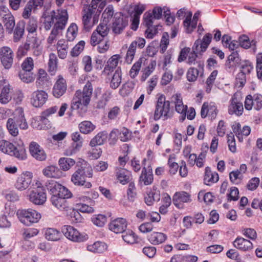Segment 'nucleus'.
I'll use <instances>...</instances> for the list:
<instances>
[{
    "instance_id": "nucleus-17",
    "label": "nucleus",
    "mask_w": 262,
    "mask_h": 262,
    "mask_svg": "<svg viewBox=\"0 0 262 262\" xmlns=\"http://www.w3.org/2000/svg\"><path fill=\"white\" fill-rule=\"evenodd\" d=\"M172 101L174 103L176 112L181 114L180 121L183 122L186 118L187 106L184 105L181 94H176L173 95L172 96Z\"/></svg>"
},
{
    "instance_id": "nucleus-6",
    "label": "nucleus",
    "mask_w": 262,
    "mask_h": 262,
    "mask_svg": "<svg viewBox=\"0 0 262 262\" xmlns=\"http://www.w3.org/2000/svg\"><path fill=\"white\" fill-rule=\"evenodd\" d=\"M170 101L166 100V97L163 94L158 95L154 115V120L158 121L162 118L165 120L170 118Z\"/></svg>"
},
{
    "instance_id": "nucleus-21",
    "label": "nucleus",
    "mask_w": 262,
    "mask_h": 262,
    "mask_svg": "<svg viewBox=\"0 0 262 262\" xmlns=\"http://www.w3.org/2000/svg\"><path fill=\"white\" fill-rule=\"evenodd\" d=\"M67 89L66 80L61 75H58V79L53 88V95L56 98H59L66 93Z\"/></svg>"
},
{
    "instance_id": "nucleus-32",
    "label": "nucleus",
    "mask_w": 262,
    "mask_h": 262,
    "mask_svg": "<svg viewBox=\"0 0 262 262\" xmlns=\"http://www.w3.org/2000/svg\"><path fill=\"white\" fill-rule=\"evenodd\" d=\"M204 68L201 69L200 67L189 68L186 73V78L189 82H194L196 80L198 76L200 75L202 77L203 75Z\"/></svg>"
},
{
    "instance_id": "nucleus-63",
    "label": "nucleus",
    "mask_w": 262,
    "mask_h": 262,
    "mask_svg": "<svg viewBox=\"0 0 262 262\" xmlns=\"http://www.w3.org/2000/svg\"><path fill=\"white\" fill-rule=\"evenodd\" d=\"M58 110V107L56 106L51 107L43 111L40 116V120L41 121H44L45 120L47 119L51 115L55 113Z\"/></svg>"
},
{
    "instance_id": "nucleus-10",
    "label": "nucleus",
    "mask_w": 262,
    "mask_h": 262,
    "mask_svg": "<svg viewBox=\"0 0 262 262\" xmlns=\"http://www.w3.org/2000/svg\"><path fill=\"white\" fill-rule=\"evenodd\" d=\"M13 57V52L10 47L4 46L0 49V60L5 69H9L12 67Z\"/></svg>"
},
{
    "instance_id": "nucleus-38",
    "label": "nucleus",
    "mask_w": 262,
    "mask_h": 262,
    "mask_svg": "<svg viewBox=\"0 0 262 262\" xmlns=\"http://www.w3.org/2000/svg\"><path fill=\"white\" fill-rule=\"evenodd\" d=\"M58 59L55 54L51 53L49 54L48 61V72L51 75H54L57 70Z\"/></svg>"
},
{
    "instance_id": "nucleus-61",
    "label": "nucleus",
    "mask_w": 262,
    "mask_h": 262,
    "mask_svg": "<svg viewBox=\"0 0 262 262\" xmlns=\"http://www.w3.org/2000/svg\"><path fill=\"white\" fill-rule=\"evenodd\" d=\"M142 64V60L139 59L135 62L129 71V76L132 78H135L138 74Z\"/></svg>"
},
{
    "instance_id": "nucleus-54",
    "label": "nucleus",
    "mask_w": 262,
    "mask_h": 262,
    "mask_svg": "<svg viewBox=\"0 0 262 262\" xmlns=\"http://www.w3.org/2000/svg\"><path fill=\"white\" fill-rule=\"evenodd\" d=\"M9 87L5 86L2 89L0 94V102L2 104H6L11 100V97L9 95Z\"/></svg>"
},
{
    "instance_id": "nucleus-11",
    "label": "nucleus",
    "mask_w": 262,
    "mask_h": 262,
    "mask_svg": "<svg viewBox=\"0 0 262 262\" xmlns=\"http://www.w3.org/2000/svg\"><path fill=\"white\" fill-rule=\"evenodd\" d=\"M47 200L45 189L42 187H38L33 189L29 194V200L36 205H42Z\"/></svg>"
},
{
    "instance_id": "nucleus-25",
    "label": "nucleus",
    "mask_w": 262,
    "mask_h": 262,
    "mask_svg": "<svg viewBox=\"0 0 262 262\" xmlns=\"http://www.w3.org/2000/svg\"><path fill=\"white\" fill-rule=\"evenodd\" d=\"M234 247L243 251H249L253 249V244L249 240L237 237L233 242Z\"/></svg>"
},
{
    "instance_id": "nucleus-13",
    "label": "nucleus",
    "mask_w": 262,
    "mask_h": 262,
    "mask_svg": "<svg viewBox=\"0 0 262 262\" xmlns=\"http://www.w3.org/2000/svg\"><path fill=\"white\" fill-rule=\"evenodd\" d=\"M219 113L216 104L214 102H204L202 106L201 110V115L202 118H205L209 117L211 120L216 118Z\"/></svg>"
},
{
    "instance_id": "nucleus-14",
    "label": "nucleus",
    "mask_w": 262,
    "mask_h": 262,
    "mask_svg": "<svg viewBox=\"0 0 262 262\" xmlns=\"http://www.w3.org/2000/svg\"><path fill=\"white\" fill-rule=\"evenodd\" d=\"M47 187L52 196H63L71 193L66 187L55 181L49 182Z\"/></svg>"
},
{
    "instance_id": "nucleus-48",
    "label": "nucleus",
    "mask_w": 262,
    "mask_h": 262,
    "mask_svg": "<svg viewBox=\"0 0 262 262\" xmlns=\"http://www.w3.org/2000/svg\"><path fill=\"white\" fill-rule=\"evenodd\" d=\"M7 128L11 135L16 137L18 134L17 124L14 119L9 118L7 122Z\"/></svg>"
},
{
    "instance_id": "nucleus-60",
    "label": "nucleus",
    "mask_w": 262,
    "mask_h": 262,
    "mask_svg": "<svg viewBox=\"0 0 262 262\" xmlns=\"http://www.w3.org/2000/svg\"><path fill=\"white\" fill-rule=\"evenodd\" d=\"M77 26L75 24H72L70 25L67 32L68 41H71L74 39L77 34Z\"/></svg>"
},
{
    "instance_id": "nucleus-9",
    "label": "nucleus",
    "mask_w": 262,
    "mask_h": 262,
    "mask_svg": "<svg viewBox=\"0 0 262 262\" xmlns=\"http://www.w3.org/2000/svg\"><path fill=\"white\" fill-rule=\"evenodd\" d=\"M0 16L8 33H12L15 25V19L9 9L5 6H0Z\"/></svg>"
},
{
    "instance_id": "nucleus-56",
    "label": "nucleus",
    "mask_w": 262,
    "mask_h": 262,
    "mask_svg": "<svg viewBox=\"0 0 262 262\" xmlns=\"http://www.w3.org/2000/svg\"><path fill=\"white\" fill-rule=\"evenodd\" d=\"M34 67V60L32 58L30 57L26 58L21 64L22 70H24L25 71H32Z\"/></svg>"
},
{
    "instance_id": "nucleus-28",
    "label": "nucleus",
    "mask_w": 262,
    "mask_h": 262,
    "mask_svg": "<svg viewBox=\"0 0 262 262\" xmlns=\"http://www.w3.org/2000/svg\"><path fill=\"white\" fill-rule=\"evenodd\" d=\"M167 238V235L162 232H153L148 235V241L154 245H157L164 243Z\"/></svg>"
},
{
    "instance_id": "nucleus-19",
    "label": "nucleus",
    "mask_w": 262,
    "mask_h": 262,
    "mask_svg": "<svg viewBox=\"0 0 262 262\" xmlns=\"http://www.w3.org/2000/svg\"><path fill=\"white\" fill-rule=\"evenodd\" d=\"M32 173L26 171L21 173L18 178L15 184V187L22 191L27 189L32 183Z\"/></svg>"
},
{
    "instance_id": "nucleus-26",
    "label": "nucleus",
    "mask_w": 262,
    "mask_h": 262,
    "mask_svg": "<svg viewBox=\"0 0 262 262\" xmlns=\"http://www.w3.org/2000/svg\"><path fill=\"white\" fill-rule=\"evenodd\" d=\"M43 174L48 178L59 179L63 175L62 172L56 166L49 165L42 170Z\"/></svg>"
},
{
    "instance_id": "nucleus-8",
    "label": "nucleus",
    "mask_w": 262,
    "mask_h": 262,
    "mask_svg": "<svg viewBox=\"0 0 262 262\" xmlns=\"http://www.w3.org/2000/svg\"><path fill=\"white\" fill-rule=\"evenodd\" d=\"M61 232L68 239L73 242H82L88 238L87 235L80 233L76 229L70 225L63 226Z\"/></svg>"
},
{
    "instance_id": "nucleus-46",
    "label": "nucleus",
    "mask_w": 262,
    "mask_h": 262,
    "mask_svg": "<svg viewBox=\"0 0 262 262\" xmlns=\"http://www.w3.org/2000/svg\"><path fill=\"white\" fill-rule=\"evenodd\" d=\"M121 56L119 54L113 55L107 61V65L105 66L104 70L105 71H111L115 69L118 64L119 60L120 59Z\"/></svg>"
},
{
    "instance_id": "nucleus-24",
    "label": "nucleus",
    "mask_w": 262,
    "mask_h": 262,
    "mask_svg": "<svg viewBox=\"0 0 262 262\" xmlns=\"http://www.w3.org/2000/svg\"><path fill=\"white\" fill-rule=\"evenodd\" d=\"M71 196V193L67 194L66 196H52L51 201L53 205L60 210H66L68 208V203L66 199Z\"/></svg>"
},
{
    "instance_id": "nucleus-2",
    "label": "nucleus",
    "mask_w": 262,
    "mask_h": 262,
    "mask_svg": "<svg viewBox=\"0 0 262 262\" xmlns=\"http://www.w3.org/2000/svg\"><path fill=\"white\" fill-rule=\"evenodd\" d=\"M13 144L10 142L2 140L0 141V151L4 154L13 156L19 160H24L27 159V154L24 144L20 139H16Z\"/></svg>"
},
{
    "instance_id": "nucleus-34",
    "label": "nucleus",
    "mask_w": 262,
    "mask_h": 262,
    "mask_svg": "<svg viewBox=\"0 0 262 262\" xmlns=\"http://www.w3.org/2000/svg\"><path fill=\"white\" fill-rule=\"evenodd\" d=\"M154 180L152 169H148L144 167L140 176L139 181L143 183L145 185H150Z\"/></svg>"
},
{
    "instance_id": "nucleus-58",
    "label": "nucleus",
    "mask_w": 262,
    "mask_h": 262,
    "mask_svg": "<svg viewBox=\"0 0 262 262\" xmlns=\"http://www.w3.org/2000/svg\"><path fill=\"white\" fill-rule=\"evenodd\" d=\"M113 14V7L112 5H109L108 7H106V8L105 9L104 11L102 13V17L103 18V21L105 23H109Z\"/></svg>"
},
{
    "instance_id": "nucleus-31",
    "label": "nucleus",
    "mask_w": 262,
    "mask_h": 262,
    "mask_svg": "<svg viewBox=\"0 0 262 262\" xmlns=\"http://www.w3.org/2000/svg\"><path fill=\"white\" fill-rule=\"evenodd\" d=\"M160 199V193L159 190L153 188L147 191L144 197L145 203L148 206L152 205L155 202H158Z\"/></svg>"
},
{
    "instance_id": "nucleus-7",
    "label": "nucleus",
    "mask_w": 262,
    "mask_h": 262,
    "mask_svg": "<svg viewBox=\"0 0 262 262\" xmlns=\"http://www.w3.org/2000/svg\"><path fill=\"white\" fill-rule=\"evenodd\" d=\"M16 215L19 221L26 226L37 223L41 217L39 212L32 209H19Z\"/></svg>"
},
{
    "instance_id": "nucleus-42",
    "label": "nucleus",
    "mask_w": 262,
    "mask_h": 262,
    "mask_svg": "<svg viewBox=\"0 0 262 262\" xmlns=\"http://www.w3.org/2000/svg\"><path fill=\"white\" fill-rule=\"evenodd\" d=\"M122 73L120 68H118L114 74L110 82V87L116 89L120 85L122 81Z\"/></svg>"
},
{
    "instance_id": "nucleus-20",
    "label": "nucleus",
    "mask_w": 262,
    "mask_h": 262,
    "mask_svg": "<svg viewBox=\"0 0 262 262\" xmlns=\"http://www.w3.org/2000/svg\"><path fill=\"white\" fill-rule=\"evenodd\" d=\"M115 174L116 180L122 185H125L132 182V173L126 169L116 167Z\"/></svg>"
},
{
    "instance_id": "nucleus-18",
    "label": "nucleus",
    "mask_w": 262,
    "mask_h": 262,
    "mask_svg": "<svg viewBox=\"0 0 262 262\" xmlns=\"http://www.w3.org/2000/svg\"><path fill=\"white\" fill-rule=\"evenodd\" d=\"M30 155L36 160L39 161H45L47 159V154L43 149L37 143L31 142L29 145Z\"/></svg>"
},
{
    "instance_id": "nucleus-22",
    "label": "nucleus",
    "mask_w": 262,
    "mask_h": 262,
    "mask_svg": "<svg viewBox=\"0 0 262 262\" xmlns=\"http://www.w3.org/2000/svg\"><path fill=\"white\" fill-rule=\"evenodd\" d=\"M127 226L126 220L123 218H117L109 224V229L115 233H121L125 231Z\"/></svg>"
},
{
    "instance_id": "nucleus-43",
    "label": "nucleus",
    "mask_w": 262,
    "mask_h": 262,
    "mask_svg": "<svg viewBox=\"0 0 262 262\" xmlns=\"http://www.w3.org/2000/svg\"><path fill=\"white\" fill-rule=\"evenodd\" d=\"M60 236V232L55 228H48L45 231V237L49 241H57Z\"/></svg>"
},
{
    "instance_id": "nucleus-53",
    "label": "nucleus",
    "mask_w": 262,
    "mask_h": 262,
    "mask_svg": "<svg viewBox=\"0 0 262 262\" xmlns=\"http://www.w3.org/2000/svg\"><path fill=\"white\" fill-rule=\"evenodd\" d=\"M107 221V217L103 214H95L92 217V221L93 224L98 227H103Z\"/></svg>"
},
{
    "instance_id": "nucleus-4",
    "label": "nucleus",
    "mask_w": 262,
    "mask_h": 262,
    "mask_svg": "<svg viewBox=\"0 0 262 262\" xmlns=\"http://www.w3.org/2000/svg\"><path fill=\"white\" fill-rule=\"evenodd\" d=\"M93 169L88 164L85 163L83 166L78 168L72 175L71 181L76 186H83L84 188H90L92 185L91 182L86 181V178H92Z\"/></svg>"
},
{
    "instance_id": "nucleus-47",
    "label": "nucleus",
    "mask_w": 262,
    "mask_h": 262,
    "mask_svg": "<svg viewBox=\"0 0 262 262\" xmlns=\"http://www.w3.org/2000/svg\"><path fill=\"white\" fill-rule=\"evenodd\" d=\"M135 86L133 81H128L124 83L119 91L120 94L123 97L127 96L133 91Z\"/></svg>"
},
{
    "instance_id": "nucleus-36",
    "label": "nucleus",
    "mask_w": 262,
    "mask_h": 262,
    "mask_svg": "<svg viewBox=\"0 0 262 262\" xmlns=\"http://www.w3.org/2000/svg\"><path fill=\"white\" fill-rule=\"evenodd\" d=\"M25 23L23 21L18 22L13 31V39L15 42H18L23 38L25 32Z\"/></svg>"
},
{
    "instance_id": "nucleus-33",
    "label": "nucleus",
    "mask_w": 262,
    "mask_h": 262,
    "mask_svg": "<svg viewBox=\"0 0 262 262\" xmlns=\"http://www.w3.org/2000/svg\"><path fill=\"white\" fill-rule=\"evenodd\" d=\"M219 177L217 172H212L209 167L205 168V172L204 178V184L207 185H210L212 184L217 182Z\"/></svg>"
},
{
    "instance_id": "nucleus-41",
    "label": "nucleus",
    "mask_w": 262,
    "mask_h": 262,
    "mask_svg": "<svg viewBox=\"0 0 262 262\" xmlns=\"http://www.w3.org/2000/svg\"><path fill=\"white\" fill-rule=\"evenodd\" d=\"M191 17L192 13L190 12L183 21L184 26L188 33H191L196 27L197 22L193 20L191 21Z\"/></svg>"
},
{
    "instance_id": "nucleus-55",
    "label": "nucleus",
    "mask_w": 262,
    "mask_h": 262,
    "mask_svg": "<svg viewBox=\"0 0 262 262\" xmlns=\"http://www.w3.org/2000/svg\"><path fill=\"white\" fill-rule=\"evenodd\" d=\"M146 29L145 31V35L147 38H153L158 33V29L161 26L159 25L153 26L146 27Z\"/></svg>"
},
{
    "instance_id": "nucleus-3",
    "label": "nucleus",
    "mask_w": 262,
    "mask_h": 262,
    "mask_svg": "<svg viewBox=\"0 0 262 262\" xmlns=\"http://www.w3.org/2000/svg\"><path fill=\"white\" fill-rule=\"evenodd\" d=\"M199 41H195L191 51L190 48L188 47L182 49L178 57V61L182 62L186 60V63L188 64H197L198 67L203 69L204 66V62L198 58V54L202 55L203 53L199 50Z\"/></svg>"
},
{
    "instance_id": "nucleus-49",
    "label": "nucleus",
    "mask_w": 262,
    "mask_h": 262,
    "mask_svg": "<svg viewBox=\"0 0 262 262\" xmlns=\"http://www.w3.org/2000/svg\"><path fill=\"white\" fill-rule=\"evenodd\" d=\"M122 236L124 241L127 244H133L137 242L138 237L133 231H127Z\"/></svg>"
},
{
    "instance_id": "nucleus-23",
    "label": "nucleus",
    "mask_w": 262,
    "mask_h": 262,
    "mask_svg": "<svg viewBox=\"0 0 262 262\" xmlns=\"http://www.w3.org/2000/svg\"><path fill=\"white\" fill-rule=\"evenodd\" d=\"M244 108L242 102L239 101L236 95L234 94L230 101V104L228 106V113L230 115L235 114L237 116H241L243 112Z\"/></svg>"
},
{
    "instance_id": "nucleus-44",
    "label": "nucleus",
    "mask_w": 262,
    "mask_h": 262,
    "mask_svg": "<svg viewBox=\"0 0 262 262\" xmlns=\"http://www.w3.org/2000/svg\"><path fill=\"white\" fill-rule=\"evenodd\" d=\"M88 249L95 253H102L107 249V246L104 243L96 242L92 245H89Z\"/></svg>"
},
{
    "instance_id": "nucleus-40",
    "label": "nucleus",
    "mask_w": 262,
    "mask_h": 262,
    "mask_svg": "<svg viewBox=\"0 0 262 262\" xmlns=\"http://www.w3.org/2000/svg\"><path fill=\"white\" fill-rule=\"evenodd\" d=\"M212 36L210 33L206 34L203 38L202 40L197 39L195 41H199V50L202 53H204L207 49L212 40Z\"/></svg>"
},
{
    "instance_id": "nucleus-5",
    "label": "nucleus",
    "mask_w": 262,
    "mask_h": 262,
    "mask_svg": "<svg viewBox=\"0 0 262 262\" xmlns=\"http://www.w3.org/2000/svg\"><path fill=\"white\" fill-rule=\"evenodd\" d=\"M57 18L59 19L58 21L56 22L47 39L48 48L56 41L60 33L66 27L68 19L67 10L62 11Z\"/></svg>"
},
{
    "instance_id": "nucleus-30",
    "label": "nucleus",
    "mask_w": 262,
    "mask_h": 262,
    "mask_svg": "<svg viewBox=\"0 0 262 262\" xmlns=\"http://www.w3.org/2000/svg\"><path fill=\"white\" fill-rule=\"evenodd\" d=\"M65 9L58 10L57 13L54 11L52 12L51 16L45 17L43 21V28L46 31L49 30L52 26H54L56 22L58 21L59 19L57 18L58 15H60L61 12Z\"/></svg>"
},
{
    "instance_id": "nucleus-50",
    "label": "nucleus",
    "mask_w": 262,
    "mask_h": 262,
    "mask_svg": "<svg viewBox=\"0 0 262 262\" xmlns=\"http://www.w3.org/2000/svg\"><path fill=\"white\" fill-rule=\"evenodd\" d=\"M19 77L21 81L27 83H31L34 80V74L32 71L22 70L19 73Z\"/></svg>"
},
{
    "instance_id": "nucleus-64",
    "label": "nucleus",
    "mask_w": 262,
    "mask_h": 262,
    "mask_svg": "<svg viewBox=\"0 0 262 262\" xmlns=\"http://www.w3.org/2000/svg\"><path fill=\"white\" fill-rule=\"evenodd\" d=\"M85 45V42L83 40L80 41L77 45L74 47L71 51V55L73 57L78 56L83 50Z\"/></svg>"
},
{
    "instance_id": "nucleus-57",
    "label": "nucleus",
    "mask_w": 262,
    "mask_h": 262,
    "mask_svg": "<svg viewBox=\"0 0 262 262\" xmlns=\"http://www.w3.org/2000/svg\"><path fill=\"white\" fill-rule=\"evenodd\" d=\"M30 49V44L28 42H26L25 44L20 46L18 47L16 53L17 58L20 59L24 56L26 55Z\"/></svg>"
},
{
    "instance_id": "nucleus-29",
    "label": "nucleus",
    "mask_w": 262,
    "mask_h": 262,
    "mask_svg": "<svg viewBox=\"0 0 262 262\" xmlns=\"http://www.w3.org/2000/svg\"><path fill=\"white\" fill-rule=\"evenodd\" d=\"M58 56L60 59H65L67 57L69 45L68 41L64 39H60L56 45Z\"/></svg>"
},
{
    "instance_id": "nucleus-37",
    "label": "nucleus",
    "mask_w": 262,
    "mask_h": 262,
    "mask_svg": "<svg viewBox=\"0 0 262 262\" xmlns=\"http://www.w3.org/2000/svg\"><path fill=\"white\" fill-rule=\"evenodd\" d=\"M173 203L177 206L178 203H188L191 201V195L185 191L176 192L173 196Z\"/></svg>"
},
{
    "instance_id": "nucleus-39",
    "label": "nucleus",
    "mask_w": 262,
    "mask_h": 262,
    "mask_svg": "<svg viewBox=\"0 0 262 262\" xmlns=\"http://www.w3.org/2000/svg\"><path fill=\"white\" fill-rule=\"evenodd\" d=\"M75 161L70 158H61L58 161V164L61 169L63 171L69 170L75 164Z\"/></svg>"
},
{
    "instance_id": "nucleus-16",
    "label": "nucleus",
    "mask_w": 262,
    "mask_h": 262,
    "mask_svg": "<svg viewBox=\"0 0 262 262\" xmlns=\"http://www.w3.org/2000/svg\"><path fill=\"white\" fill-rule=\"evenodd\" d=\"M48 98L47 93L42 90L33 92L31 96L30 103L35 107L42 106L47 101Z\"/></svg>"
},
{
    "instance_id": "nucleus-15",
    "label": "nucleus",
    "mask_w": 262,
    "mask_h": 262,
    "mask_svg": "<svg viewBox=\"0 0 262 262\" xmlns=\"http://www.w3.org/2000/svg\"><path fill=\"white\" fill-rule=\"evenodd\" d=\"M128 25V17L121 13H116L113 23V31L115 34H120Z\"/></svg>"
},
{
    "instance_id": "nucleus-12",
    "label": "nucleus",
    "mask_w": 262,
    "mask_h": 262,
    "mask_svg": "<svg viewBox=\"0 0 262 262\" xmlns=\"http://www.w3.org/2000/svg\"><path fill=\"white\" fill-rule=\"evenodd\" d=\"M94 12V11L90 9L89 7H83L82 21L83 29L86 31H89L96 22H97L95 17H94L93 19L92 20V16Z\"/></svg>"
},
{
    "instance_id": "nucleus-52",
    "label": "nucleus",
    "mask_w": 262,
    "mask_h": 262,
    "mask_svg": "<svg viewBox=\"0 0 262 262\" xmlns=\"http://www.w3.org/2000/svg\"><path fill=\"white\" fill-rule=\"evenodd\" d=\"M243 177L242 173L238 170L232 171L229 173L230 181L235 185L239 184L241 182Z\"/></svg>"
},
{
    "instance_id": "nucleus-45",
    "label": "nucleus",
    "mask_w": 262,
    "mask_h": 262,
    "mask_svg": "<svg viewBox=\"0 0 262 262\" xmlns=\"http://www.w3.org/2000/svg\"><path fill=\"white\" fill-rule=\"evenodd\" d=\"M96 126L91 121H84L79 124V128L81 133L88 134L93 132Z\"/></svg>"
},
{
    "instance_id": "nucleus-59",
    "label": "nucleus",
    "mask_w": 262,
    "mask_h": 262,
    "mask_svg": "<svg viewBox=\"0 0 262 262\" xmlns=\"http://www.w3.org/2000/svg\"><path fill=\"white\" fill-rule=\"evenodd\" d=\"M128 188L127 190V196L128 199L130 201H134L136 196V188L134 182H132L128 183Z\"/></svg>"
},
{
    "instance_id": "nucleus-1",
    "label": "nucleus",
    "mask_w": 262,
    "mask_h": 262,
    "mask_svg": "<svg viewBox=\"0 0 262 262\" xmlns=\"http://www.w3.org/2000/svg\"><path fill=\"white\" fill-rule=\"evenodd\" d=\"M93 91L92 84L88 81L82 91L80 90L76 91L72 101V109H80L85 112L88 105L90 103Z\"/></svg>"
},
{
    "instance_id": "nucleus-35",
    "label": "nucleus",
    "mask_w": 262,
    "mask_h": 262,
    "mask_svg": "<svg viewBox=\"0 0 262 262\" xmlns=\"http://www.w3.org/2000/svg\"><path fill=\"white\" fill-rule=\"evenodd\" d=\"M108 134L106 131H102L98 133L90 141V145L91 147H96L101 145L106 141Z\"/></svg>"
},
{
    "instance_id": "nucleus-51",
    "label": "nucleus",
    "mask_w": 262,
    "mask_h": 262,
    "mask_svg": "<svg viewBox=\"0 0 262 262\" xmlns=\"http://www.w3.org/2000/svg\"><path fill=\"white\" fill-rule=\"evenodd\" d=\"M217 73L218 72L217 70H214L211 72L209 76L207 78L206 81V92L207 93H209L210 92L214 81L217 75Z\"/></svg>"
},
{
    "instance_id": "nucleus-27",
    "label": "nucleus",
    "mask_w": 262,
    "mask_h": 262,
    "mask_svg": "<svg viewBox=\"0 0 262 262\" xmlns=\"http://www.w3.org/2000/svg\"><path fill=\"white\" fill-rule=\"evenodd\" d=\"M15 122L20 129H26L28 127V124L25 118L24 111L21 107L16 108L14 112Z\"/></svg>"
},
{
    "instance_id": "nucleus-62",
    "label": "nucleus",
    "mask_w": 262,
    "mask_h": 262,
    "mask_svg": "<svg viewBox=\"0 0 262 262\" xmlns=\"http://www.w3.org/2000/svg\"><path fill=\"white\" fill-rule=\"evenodd\" d=\"M107 23L104 22L100 23L97 27L95 31L100 34L102 37H105L108 34L110 29L107 25Z\"/></svg>"
}]
</instances>
